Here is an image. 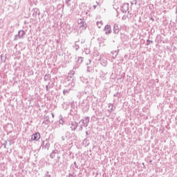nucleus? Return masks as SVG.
Wrapping results in <instances>:
<instances>
[{
	"instance_id": "nucleus-1",
	"label": "nucleus",
	"mask_w": 177,
	"mask_h": 177,
	"mask_svg": "<svg viewBox=\"0 0 177 177\" xmlns=\"http://www.w3.org/2000/svg\"><path fill=\"white\" fill-rule=\"evenodd\" d=\"M74 74H75V72L74 71H71L68 73L67 80L71 81L68 84V86H71V88L75 86V80H74Z\"/></svg>"
},
{
	"instance_id": "nucleus-2",
	"label": "nucleus",
	"mask_w": 177,
	"mask_h": 177,
	"mask_svg": "<svg viewBox=\"0 0 177 177\" xmlns=\"http://www.w3.org/2000/svg\"><path fill=\"white\" fill-rule=\"evenodd\" d=\"M89 121L90 118L88 116L84 117L83 119H82L80 122H82V124L80 126V131H82V127H84V128H86L88 125H89Z\"/></svg>"
},
{
	"instance_id": "nucleus-3",
	"label": "nucleus",
	"mask_w": 177,
	"mask_h": 177,
	"mask_svg": "<svg viewBox=\"0 0 177 177\" xmlns=\"http://www.w3.org/2000/svg\"><path fill=\"white\" fill-rule=\"evenodd\" d=\"M49 139H46V140L43 141L41 145L40 146V149H45V150H49V147H50V144L49 143Z\"/></svg>"
},
{
	"instance_id": "nucleus-4",
	"label": "nucleus",
	"mask_w": 177,
	"mask_h": 177,
	"mask_svg": "<svg viewBox=\"0 0 177 177\" xmlns=\"http://www.w3.org/2000/svg\"><path fill=\"white\" fill-rule=\"evenodd\" d=\"M24 35H26V31L21 30L18 32V34L15 35L14 41H17L19 39L24 38Z\"/></svg>"
},
{
	"instance_id": "nucleus-5",
	"label": "nucleus",
	"mask_w": 177,
	"mask_h": 177,
	"mask_svg": "<svg viewBox=\"0 0 177 177\" xmlns=\"http://www.w3.org/2000/svg\"><path fill=\"white\" fill-rule=\"evenodd\" d=\"M68 127L72 132H75V129L78 128V123L77 122H71V123L68 124Z\"/></svg>"
},
{
	"instance_id": "nucleus-6",
	"label": "nucleus",
	"mask_w": 177,
	"mask_h": 177,
	"mask_svg": "<svg viewBox=\"0 0 177 177\" xmlns=\"http://www.w3.org/2000/svg\"><path fill=\"white\" fill-rule=\"evenodd\" d=\"M120 10L122 13H127L129 10V3H125L120 7Z\"/></svg>"
},
{
	"instance_id": "nucleus-7",
	"label": "nucleus",
	"mask_w": 177,
	"mask_h": 177,
	"mask_svg": "<svg viewBox=\"0 0 177 177\" xmlns=\"http://www.w3.org/2000/svg\"><path fill=\"white\" fill-rule=\"evenodd\" d=\"M41 139V134L39 132L33 133L31 136V140H34L35 142H37V140H39Z\"/></svg>"
},
{
	"instance_id": "nucleus-8",
	"label": "nucleus",
	"mask_w": 177,
	"mask_h": 177,
	"mask_svg": "<svg viewBox=\"0 0 177 177\" xmlns=\"http://www.w3.org/2000/svg\"><path fill=\"white\" fill-rule=\"evenodd\" d=\"M32 12L33 17H35V18H37V16L41 15V11H39V9L38 8H33L32 10Z\"/></svg>"
},
{
	"instance_id": "nucleus-9",
	"label": "nucleus",
	"mask_w": 177,
	"mask_h": 177,
	"mask_svg": "<svg viewBox=\"0 0 177 177\" xmlns=\"http://www.w3.org/2000/svg\"><path fill=\"white\" fill-rule=\"evenodd\" d=\"M104 31L105 32L106 35H109V34H111V26L110 25H106Z\"/></svg>"
},
{
	"instance_id": "nucleus-10",
	"label": "nucleus",
	"mask_w": 177,
	"mask_h": 177,
	"mask_svg": "<svg viewBox=\"0 0 177 177\" xmlns=\"http://www.w3.org/2000/svg\"><path fill=\"white\" fill-rule=\"evenodd\" d=\"M121 28H120V25H118V24H115L113 26V34H118Z\"/></svg>"
},
{
	"instance_id": "nucleus-11",
	"label": "nucleus",
	"mask_w": 177,
	"mask_h": 177,
	"mask_svg": "<svg viewBox=\"0 0 177 177\" xmlns=\"http://www.w3.org/2000/svg\"><path fill=\"white\" fill-rule=\"evenodd\" d=\"M99 60L102 66H103L104 67H106V66H107V59L106 58H100Z\"/></svg>"
},
{
	"instance_id": "nucleus-12",
	"label": "nucleus",
	"mask_w": 177,
	"mask_h": 177,
	"mask_svg": "<svg viewBox=\"0 0 177 177\" xmlns=\"http://www.w3.org/2000/svg\"><path fill=\"white\" fill-rule=\"evenodd\" d=\"M57 154H59V150L55 149L50 153V158L53 159Z\"/></svg>"
},
{
	"instance_id": "nucleus-13",
	"label": "nucleus",
	"mask_w": 177,
	"mask_h": 177,
	"mask_svg": "<svg viewBox=\"0 0 177 177\" xmlns=\"http://www.w3.org/2000/svg\"><path fill=\"white\" fill-rule=\"evenodd\" d=\"M73 135H74V133H70V131H66L65 132V138L66 139H67V140H70V139H71V138H73Z\"/></svg>"
},
{
	"instance_id": "nucleus-14",
	"label": "nucleus",
	"mask_w": 177,
	"mask_h": 177,
	"mask_svg": "<svg viewBox=\"0 0 177 177\" xmlns=\"http://www.w3.org/2000/svg\"><path fill=\"white\" fill-rule=\"evenodd\" d=\"M53 88V83L50 84V82H49L46 86V91L47 92H49V89Z\"/></svg>"
},
{
	"instance_id": "nucleus-15",
	"label": "nucleus",
	"mask_w": 177,
	"mask_h": 177,
	"mask_svg": "<svg viewBox=\"0 0 177 177\" xmlns=\"http://www.w3.org/2000/svg\"><path fill=\"white\" fill-rule=\"evenodd\" d=\"M83 145L85 146V147L89 146V145H90L89 140H88V139H86V138L84 139V140H83Z\"/></svg>"
},
{
	"instance_id": "nucleus-16",
	"label": "nucleus",
	"mask_w": 177,
	"mask_h": 177,
	"mask_svg": "<svg viewBox=\"0 0 177 177\" xmlns=\"http://www.w3.org/2000/svg\"><path fill=\"white\" fill-rule=\"evenodd\" d=\"M44 80L45 82L50 81V74L45 75L44 77Z\"/></svg>"
},
{
	"instance_id": "nucleus-17",
	"label": "nucleus",
	"mask_w": 177,
	"mask_h": 177,
	"mask_svg": "<svg viewBox=\"0 0 177 177\" xmlns=\"http://www.w3.org/2000/svg\"><path fill=\"white\" fill-rule=\"evenodd\" d=\"M82 107H83V109H87V110L89 109V106L88 105V103L83 102L82 103Z\"/></svg>"
},
{
	"instance_id": "nucleus-18",
	"label": "nucleus",
	"mask_w": 177,
	"mask_h": 177,
	"mask_svg": "<svg viewBox=\"0 0 177 177\" xmlns=\"http://www.w3.org/2000/svg\"><path fill=\"white\" fill-rule=\"evenodd\" d=\"M80 27H83L84 30L86 29V22L82 21H80Z\"/></svg>"
},
{
	"instance_id": "nucleus-19",
	"label": "nucleus",
	"mask_w": 177,
	"mask_h": 177,
	"mask_svg": "<svg viewBox=\"0 0 177 177\" xmlns=\"http://www.w3.org/2000/svg\"><path fill=\"white\" fill-rule=\"evenodd\" d=\"M59 122L61 125H64V120H63V116H59Z\"/></svg>"
},
{
	"instance_id": "nucleus-20",
	"label": "nucleus",
	"mask_w": 177,
	"mask_h": 177,
	"mask_svg": "<svg viewBox=\"0 0 177 177\" xmlns=\"http://www.w3.org/2000/svg\"><path fill=\"white\" fill-rule=\"evenodd\" d=\"M113 107H114V106L113 104H109V108L110 109H109L108 111H109V113H111V111H114Z\"/></svg>"
},
{
	"instance_id": "nucleus-21",
	"label": "nucleus",
	"mask_w": 177,
	"mask_h": 177,
	"mask_svg": "<svg viewBox=\"0 0 177 177\" xmlns=\"http://www.w3.org/2000/svg\"><path fill=\"white\" fill-rule=\"evenodd\" d=\"M87 73H92V71H93V67L88 66H87V70H86Z\"/></svg>"
},
{
	"instance_id": "nucleus-22",
	"label": "nucleus",
	"mask_w": 177,
	"mask_h": 177,
	"mask_svg": "<svg viewBox=\"0 0 177 177\" xmlns=\"http://www.w3.org/2000/svg\"><path fill=\"white\" fill-rule=\"evenodd\" d=\"M82 62H84V57H79L77 59V63H79V64H81V63H82Z\"/></svg>"
},
{
	"instance_id": "nucleus-23",
	"label": "nucleus",
	"mask_w": 177,
	"mask_h": 177,
	"mask_svg": "<svg viewBox=\"0 0 177 177\" xmlns=\"http://www.w3.org/2000/svg\"><path fill=\"white\" fill-rule=\"evenodd\" d=\"M70 89H66V90H64L63 91V94L66 96H67V95H68V93H70Z\"/></svg>"
},
{
	"instance_id": "nucleus-24",
	"label": "nucleus",
	"mask_w": 177,
	"mask_h": 177,
	"mask_svg": "<svg viewBox=\"0 0 177 177\" xmlns=\"http://www.w3.org/2000/svg\"><path fill=\"white\" fill-rule=\"evenodd\" d=\"M73 48H74V49H75V50H78V49H80V46L77 44H75L73 45Z\"/></svg>"
},
{
	"instance_id": "nucleus-25",
	"label": "nucleus",
	"mask_w": 177,
	"mask_h": 177,
	"mask_svg": "<svg viewBox=\"0 0 177 177\" xmlns=\"http://www.w3.org/2000/svg\"><path fill=\"white\" fill-rule=\"evenodd\" d=\"M153 41L149 40V39H147V40L146 45H147V46H149V45H150V44H153Z\"/></svg>"
},
{
	"instance_id": "nucleus-26",
	"label": "nucleus",
	"mask_w": 177,
	"mask_h": 177,
	"mask_svg": "<svg viewBox=\"0 0 177 177\" xmlns=\"http://www.w3.org/2000/svg\"><path fill=\"white\" fill-rule=\"evenodd\" d=\"M6 145H8V141L5 140L3 143H2V145L4 146V149H8L6 147Z\"/></svg>"
},
{
	"instance_id": "nucleus-27",
	"label": "nucleus",
	"mask_w": 177,
	"mask_h": 177,
	"mask_svg": "<svg viewBox=\"0 0 177 177\" xmlns=\"http://www.w3.org/2000/svg\"><path fill=\"white\" fill-rule=\"evenodd\" d=\"M112 55H115V57H113V59H115V57H117V55H118V53L117 52V50L112 52Z\"/></svg>"
},
{
	"instance_id": "nucleus-28",
	"label": "nucleus",
	"mask_w": 177,
	"mask_h": 177,
	"mask_svg": "<svg viewBox=\"0 0 177 177\" xmlns=\"http://www.w3.org/2000/svg\"><path fill=\"white\" fill-rule=\"evenodd\" d=\"M49 122H50V121L45 120L42 122V124H44L45 125H49Z\"/></svg>"
},
{
	"instance_id": "nucleus-29",
	"label": "nucleus",
	"mask_w": 177,
	"mask_h": 177,
	"mask_svg": "<svg viewBox=\"0 0 177 177\" xmlns=\"http://www.w3.org/2000/svg\"><path fill=\"white\" fill-rule=\"evenodd\" d=\"M73 165L75 168H77V169H78V165H77V162H74Z\"/></svg>"
},
{
	"instance_id": "nucleus-30",
	"label": "nucleus",
	"mask_w": 177,
	"mask_h": 177,
	"mask_svg": "<svg viewBox=\"0 0 177 177\" xmlns=\"http://www.w3.org/2000/svg\"><path fill=\"white\" fill-rule=\"evenodd\" d=\"M91 63H92V60L88 59V62H87V63L86 64V66H89V65H91Z\"/></svg>"
},
{
	"instance_id": "nucleus-31",
	"label": "nucleus",
	"mask_w": 177,
	"mask_h": 177,
	"mask_svg": "<svg viewBox=\"0 0 177 177\" xmlns=\"http://www.w3.org/2000/svg\"><path fill=\"white\" fill-rule=\"evenodd\" d=\"M133 3H134V5H137V3H138L137 0H133L132 4H133Z\"/></svg>"
},
{
	"instance_id": "nucleus-32",
	"label": "nucleus",
	"mask_w": 177,
	"mask_h": 177,
	"mask_svg": "<svg viewBox=\"0 0 177 177\" xmlns=\"http://www.w3.org/2000/svg\"><path fill=\"white\" fill-rule=\"evenodd\" d=\"M60 158H61V157L59 156H57V162H59V161H60Z\"/></svg>"
},
{
	"instance_id": "nucleus-33",
	"label": "nucleus",
	"mask_w": 177,
	"mask_h": 177,
	"mask_svg": "<svg viewBox=\"0 0 177 177\" xmlns=\"http://www.w3.org/2000/svg\"><path fill=\"white\" fill-rule=\"evenodd\" d=\"M61 139L62 142H64V140H66V137L62 136Z\"/></svg>"
},
{
	"instance_id": "nucleus-34",
	"label": "nucleus",
	"mask_w": 177,
	"mask_h": 177,
	"mask_svg": "<svg viewBox=\"0 0 177 177\" xmlns=\"http://www.w3.org/2000/svg\"><path fill=\"white\" fill-rule=\"evenodd\" d=\"M44 120H46V121H49V116H46Z\"/></svg>"
},
{
	"instance_id": "nucleus-35",
	"label": "nucleus",
	"mask_w": 177,
	"mask_h": 177,
	"mask_svg": "<svg viewBox=\"0 0 177 177\" xmlns=\"http://www.w3.org/2000/svg\"><path fill=\"white\" fill-rule=\"evenodd\" d=\"M2 57H3V55H1V62H6L5 59L3 60V59H2Z\"/></svg>"
},
{
	"instance_id": "nucleus-36",
	"label": "nucleus",
	"mask_w": 177,
	"mask_h": 177,
	"mask_svg": "<svg viewBox=\"0 0 177 177\" xmlns=\"http://www.w3.org/2000/svg\"><path fill=\"white\" fill-rule=\"evenodd\" d=\"M117 96H118V93H116L115 94L113 95L114 97H117Z\"/></svg>"
},
{
	"instance_id": "nucleus-37",
	"label": "nucleus",
	"mask_w": 177,
	"mask_h": 177,
	"mask_svg": "<svg viewBox=\"0 0 177 177\" xmlns=\"http://www.w3.org/2000/svg\"><path fill=\"white\" fill-rule=\"evenodd\" d=\"M68 177H75L73 174H69Z\"/></svg>"
},
{
	"instance_id": "nucleus-38",
	"label": "nucleus",
	"mask_w": 177,
	"mask_h": 177,
	"mask_svg": "<svg viewBox=\"0 0 177 177\" xmlns=\"http://www.w3.org/2000/svg\"><path fill=\"white\" fill-rule=\"evenodd\" d=\"M71 0H66V3H68V2H71Z\"/></svg>"
},
{
	"instance_id": "nucleus-39",
	"label": "nucleus",
	"mask_w": 177,
	"mask_h": 177,
	"mask_svg": "<svg viewBox=\"0 0 177 177\" xmlns=\"http://www.w3.org/2000/svg\"><path fill=\"white\" fill-rule=\"evenodd\" d=\"M150 20H151L152 21H154V18L151 17V18H150Z\"/></svg>"
},
{
	"instance_id": "nucleus-40",
	"label": "nucleus",
	"mask_w": 177,
	"mask_h": 177,
	"mask_svg": "<svg viewBox=\"0 0 177 177\" xmlns=\"http://www.w3.org/2000/svg\"><path fill=\"white\" fill-rule=\"evenodd\" d=\"M86 136L89 135V133L88 132V131H86Z\"/></svg>"
},
{
	"instance_id": "nucleus-41",
	"label": "nucleus",
	"mask_w": 177,
	"mask_h": 177,
	"mask_svg": "<svg viewBox=\"0 0 177 177\" xmlns=\"http://www.w3.org/2000/svg\"><path fill=\"white\" fill-rule=\"evenodd\" d=\"M53 118H55V115L53 113H51Z\"/></svg>"
},
{
	"instance_id": "nucleus-42",
	"label": "nucleus",
	"mask_w": 177,
	"mask_h": 177,
	"mask_svg": "<svg viewBox=\"0 0 177 177\" xmlns=\"http://www.w3.org/2000/svg\"><path fill=\"white\" fill-rule=\"evenodd\" d=\"M99 24H100V22L97 21V26H99Z\"/></svg>"
},
{
	"instance_id": "nucleus-43",
	"label": "nucleus",
	"mask_w": 177,
	"mask_h": 177,
	"mask_svg": "<svg viewBox=\"0 0 177 177\" xmlns=\"http://www.w3.org/2000/svg\"><path fill=\"white\" fill-rule=\"evenodd\" d=\"M10 142H9V145L10 146H12V142H10V141H9Z\"/></svg>"
},
{
	"instance_id": "nucleus-44",
	"label": "nucleus",
	"mask_w": 177,
	"mask_h": 177,
	"mask_svg": "<svg viewBox=\"0 0 177 177\" xmlns=\"http://www.w3.org/2000/svg\"><path fill=\"white\" fill-rule=\"evenodd\" d=\"M124 35H124V34H122V35H121V38H122V37H123Z\"/></svg>"
},
{
	"instance_id": "nucleus-45",
	"label": "nucleus",
	"mask_w": 177,
	"mask_h": 177,
	"mask_svg": "<svg viewBox=\"0 0 177 177\" xmlns=\"http://www.w3.org/2000/svg\"><path fill=\"white\" fill-rule=\"evenodd\" d=\"M94 8H96V6H94Z\"/></svg>"
},
{
	"instance_id": "nucleus-46",
	"label": "nucleus",
	"mask_w": 177,
	"mask_h": 177,
	"mask_svg": "<svg viewBox=\"0 0 177 177\" xmlns=\"http://www.w3.org/2000/svg\"><path fill=\"white\" fill-rule=\"evenodd\" d=\"M152 162L151 160L149 161V162Z\"/></svg>"
}]
</instances>
